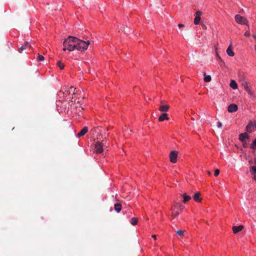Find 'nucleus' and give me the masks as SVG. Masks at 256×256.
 Here are the masks:
<instances>
[{"instance_id": "obj_1", "label": "nucleus", "mask_w": 256, "mask_h": 256, "mask_svg": "<svg viewBox=\"0 0 256 256\" xmlns=\"http://www.w3.org/2000/svg\"><path fill=\"white\" fill-rule=\"evenodd\" d=\"M77 38L69 36L64 40L63 42V50H68L69 52H72L76 50Z\"/></svg>"}, {"instance_id": "obj_2", "label": "nucleus", "mask_w": 256, "mask_h": 256, "mask_svg": "<svg viewBox=\"0 0 256 256\" xmlns=\"http://www.w3.org/2000/svg\"><path fill=\"white\" fill-rule=\"evenodd\" d=\"M184 207L183 205L181 204L175 202L171 208L172 218L174 219L176 216H178L181 212Z\"/></svg>"}, {"instance_id": "obj_3", "label": "nucleus", "mask_w": 256, "mask_h": 256, "mask_svg": "<svg viewBox=\"0 0 256 256\" xmlns=\"http://www.w3.org/2000/svg\"><path fill=\"white\" fill-rule=\"evenodd\" d=\"M90 44L89 40H84L77 38L76 50L81 52L84 51L88 49Z\"/></svg>"}, {"instance_id": "obj_4", "label": "nucleus", "mask_w": 256, "mask_h": 256, "mask_svg": "<svg viewBox=\"0 0 256 256\" xmlns=\"http://www.w3.org/2000/svg\"><path fill=\"white\" fill-rule=\"evenodd\" d=\"M202 14V12L201 11L197 10L194 14L195 17L194 18V23L195 24H200L204 30H206L207 28L206 25L203 22H200L201 16Z\"/></svg>"}, {"instance_id": "obj_5", "label": "nucleus", "mask_w": 256, "mask_h": 256, "mask_svg": "<svg viewBox=\"0 0 256 256\" xmlns=\"http://www.w3.org/2000/svg\"><path fill=\"white\" fill-rule=\"evenodd\" d=\"M236 22L240 24H246L248 26L247 19L240 14H236L234 16Z\"/></svg>"}, {"instance_id": "obj_6", "label": "nucleus", "mask_w": 256, "mask_h": 256, "mask_svg": "<svg viewBox=\"0 0 256 256\" xmlns=\"http://www.w3.org/2000/svg\"><path fill=\"white\" fill-rule=\"evenodd\" d=\"M246 128V131L249 133L255 131L256 130V122H250Z\"/></svg>"}, {"instance_id": "obj_7", "label": "nucleus", "mask_w": 256, "mask_h": 256, "mask_svg": "<svg viewBox=\"0 0 256 256\" xmlns=\"http://www.w3.org/2000/svg\"><path fill=\"white\" fill-rule=\"evenodd\" d=\"M104 144L102 142H97L95 144L96 152L98 154H100L103 151Z\"/></svg>"}, {"instance_id": "obj_8", "label": "nucleus", "mask_w": 256, "mask_h": 256, "mask_svg": "<svg viewBox=\"0 0 256 256\" xmlns=\"http://www.w3.org/2000/svg\"><path fill=\"white\" fill-rule=\"evenodd\" d=\"M178 152L176 151H172L170 154V161L172 163H175L177 161Z\"/></svg>"}, {"instance_id": "obj_9", "label": "nucleus", "mask_w": 256, "mask_h": 256, "mask_svg": "<svg viewBox=\"0 0 256 256\" xmlns=\"http://www.w3.org/2000/svg\"><path fill=\"white\" fill-rule=\"evenodd\" d=\"M193 200L198 203L202 202V198L201 196V193L200 192H196L193 196Z\"/></svg>"}, {"instance_id": "obj_10", "label": "nucleus", "mask_w": 256, "mask_h": 256, "mask_svg": "<svg viewBox=\"0 0 256 256\" xmlns=\"http://www.w3.org/2000/svg\"><path fill=\"white\" fill-rule=\"evenodd\" d=\"M161 104L160 106L159 110L162 112H166L168 110L170 106L168 104H164L163 101L160 102Z\"/></svg>"}, {"instance_id": "obj_11", "label": "nucleus", "mask_w": 256, "mask_h": 256, "mask_svg": "<svg viewBox=\"0 0 256 256\" xmlns=\"http://www.w3.org/2000/svg\"><path fill=\"white\" fill-rule=\"evenodd\" d=\"M238 107L236 104H230L228 108V110L229 112H234L238 110Z\"/></svg>"}, {"instance_id": "obj_12", "label": "nucleus", "mask_w": 256, "mask_h": 256, "mask_svg": "<svg viewBox=\"0 0 256 256\" xmlns=\"http://www.w3.org/2000/svg\"><path fill=\"white\" fill-rule=\"evenodd\" d=\"M30 46L28 44V42H26L24 43V44L20 48H18V52L20 53H22L24 50H26L28 48H30Z\"/></svg>"}, {"instance_id": "obj_13", "label": "nucleus", "mask_w": 256, "mask_h": 256, "mask_svg": "<svg viewBox=\"0 0 256 256\" xmlns=\"http://www.w3.org/2000/svg\"><path fill=\"white\" fill-rule=\"evenodd\" d=\"M244 227L242 225H240L239 226H232V230L233 232L236 234L238 232L242 231L244 229Z\"/></svg>"}, {"instance_id": "obj_14", "label": "nucleus", "mask_w": 256, "mask_h": 256, "mask_svg": "<svg viewBox=\"0 0 256 256\" xmlns=\"http://www.w3.org/2000/svg\"><path fill=\"white\" fill-rule=\"evenodd\" d=\"M241 84L246 91L252 88L250 82L247 80H242Z\"/></svg>"}, {"instance_id": "obj_15", "label": "nucleus", "mask_w": 256, "mask_h": 256, "mask_svg": "<svg viewBox=\"0 0 256 256\" xmlns=\"http://www.w3.org/2000/svg\"><path fill=\"white\" fill-rule=\"evenodd\" d=\"M232 42H230V46H228V48L226 50V53H227L228 55L230 56H233L234 55V53L232 51Z\"/></svg>"}, {"instance_id": "obj_16", "label": "nucleus", "mask_w": 256, "mask_h": 256, "mask_svg": "<svg viewBox=\"0 0 256 256\" xmlns=\"http://www.w3.org/2000/svg\"><path fill=\"white\" fill-rule=\"evenodd\" d=\"M88 132V128L86 126H84L82 128V129L80 130V132L78 134L77 136L80 137L84 136L87 132Z\"/></svg>"}, {"instance_id": "obj_17", "label": "nucleus", "mask_w": 256, "mask_h": 256, "mask_svg": "<svg viewBox=\"0 0 256 256\" xmlns=\"http://www.w3.org/2000/svg\"><path fill=\"white\" fill-rule=\"evenodd\" d=\"M248 138V136L246 132H244L239 135V140L242 142H244L246 139Z\"/></svg>"}, {"instance_id": "obj_18", "label": "nucleus", "mask_w": 256, "mask_h": 256, "mask_svg": "<svg viewBox=\"0 0 256 256\" xmlns=\"http://www.w3.org/2000/svg\"><path fill=\"white\" fill-rule=\"evenodd\" d=\"M168 120L169 118L168 116V114L166 113H164L161 116H160L158 118V120L160 122H162L164 120Z\"/></svg>"}, {"instance_id": "obj_19", "label": "nucleus", "mask_w": 256, "mask_h": 256, "mask_svg": "<svg viewBox=\"0 0 256 256\" xmlns=\"http://www.w3.org/2000/svg\"><path fill=\"white\" fill-rule=\"evenodd\" d=\"M230 86L234 90L238 88V84L234 80H231L230 84Z\"/></svg>"}, {"instance_id": "obj_20", "label": "nucleus", "mask_w": 256, "mask_h": 256, "mask_svg": "<svg viewBox=\"0 0 256 256\" xmlns=\"http://www.w3.org/2000/svg\"><path fill=\"white\" fill-rule=\"evenodd\" d=\"M248 94L250 95V97L255 98L256 96L254 91H253L252 89V88L246 90Z\"/></svg>"}, {"instance_id": "obj_21", "label": "nucleus", "mask_w": 256, "mask_h": 256, "mask_svg": "<svg viewBox=\"0 0 256 256\" xmlns=\"http://www.w3.org/2000/svg\"><path fill=\"white\" fill-rule=\"evenodd\" d=\"M182 196L184 198L183 202L184 203L186 202H187L189 201L191 199V197L189 196H187L186 194H184L182 195Z\"/></svg>"}, {"instance_id": "obj_22", "label": "nucleus", "mask_w": 256, "mask_h": 256, "mask_svg": "<svg viewBox=\"0 0 256 256\" xmlns=\"http://www.w3.org/2000/svg\"><path fill=\"white\" fill-rule=\"evenodd\" d=\"M114 210L118 212H119L122 209V206L120 204H114Z\"/></svg>"}, {"instance_id": "obj_23", "label": "nucleus", "mask_w": 256, "mask_h": 256, "mask_svg": "<svg viewBox=\"0 0 256 256\" xmlns=\"http://www.w3.org/2000/svg\"><path fill=\"white\" fill-rule=\"evenodd\" d=\"M211 76L210 75L204 74V81L206 82H210L211 80Z\"/></svg>"}, {"instance_id": "obj_24", "label": "nucleus", "mask_w": 256, "mask_h": 256, "mask_svg": "<svg viewBox=\"0 0 256 256\" xmlns=\"http://www.w3.org/2000/svg\"><path fill=\"white\" fill-rule=\"evenodd\" d=\"M250 148L252 150L256 149V138L254 140V141L251 144Z\"/></svg>"}, {"instance_id": "obj_25", "label": "nucleus", "mask_w": 256, "mask_h": 256, "mask_svg": "<svg viewBox=\"0 0 256 256\" xmlns=\"http://www.w3.org/2000/svg\"><path fill=\"white\" fill-rule=\"evenodd\" d=\"M137 218H132L130 223L132 225L134 226L137 224Z\"/></svg>"}, {"instance_id": "obj_26", "label": "nucleus", "mask_w": 256, "mask_h": 256, "mask_svg": "<svg viewBox=\"0 0 256 256\" xmlns=\"http://www.w3.org/2000/svg\"><path fill=\"white\" fill-rule=\"evenodd\" d=\"M37 59L39 61H43L44 60V58L43 56L38 54V55Z\"/></svg>"}, {"instance_id": "obj_27", "label": "nucleus", "mask_w": 256, "mask_h": 256, "mask_svg": "<svg viewBox=\"0 0 256 256\" xmlns=\"http://www.w3.org/2000/svg\"><path fill=\"white\" fill-rule=\"evenodd\" d=\"M57 64L60 70H62L64 68V65L62 64L60 61L58 62Z\"/></svg>"}, {"instance_id": "obj_28", "label": "nucleus", "mask_w": 256, "mask_h": 256, "mask_svg": "<svg viewBox=\"0 0 256 256\" xmlns=\"http://www.w3.org/2000/svg\"><path fill=\"white\" fill-rule=\"evenodd\" d=\"M184 231L182 230H178L176 232V233L178 235L181 236L184 234Z\"/></svg>"}, {"instance_id": "obj_29", "label": "nucleus", "mask_w": 256, "mask_h": 256, "mask_svg": "<svg viewBox=\"0 0 256 256\" xmlns=\"http://www.w3.org/2000/svg\"><path fill=\"white\" fill-rule=\"evenodd\" d=\"M250 171H252L254 173H256V166H253L251 167Z\"/></svg>"}, {"instance_id": "obj_30", "label": "nucleus", "mask_w": 256, "mask_h": 256, "mask_svg": "<svg viewBox=\"0 0 256 256\" xmlns=\"http://www.w3.org/2000/svg\"><path fill=\"white\" fill-rule=\"evenodd\" d=\"M214 175L215 176H218L219 174H220V170L217 169V170H216L215 171H214Z\"/></svg>"}, {"instance_id": "obj_31", "label": "nucleus", "mask_w": 256, "mask_h": 256, "mask_svg": "<svg viewBox=\"0 0 256 256\" xmlns=\"http://www.w3.org/2000/svg\"><path fill=\"white\" fill-rule=\"evenodd\" d=\"M244 35L246 36H250V32L249 30H247L245 32V33L244 34Z\"/></svg>"}, {"instance_id": "obj_32", "label": "nucleus", "mask_w": 256, "mask_h": 256, "mask_svg": "<svg viewBox=\"0 0 256 256\" xmlns=\"http://www.w3.org/2000/svg\"><path fill=\"white\" fill-rule=\"evenodd\" d=\"M217 126L219 128H221L222 126V124L221 122H218L217 123Z\"/></svg>"}, {"instance_id": "obj_33", "label": "nucleus", "mask_w": 256, "mask_h": 256, "mask_svg": "<svg viewBox=\"0 0 256 256\" xmlns=\"http://www.w3.org/2000/svg\"><path fill=\"white\" fill-rule=\"evenodd\" d=\"M184 24H178V28H182V27H184Z\"/></svg>"}, {"instance_id": "obj_34", "label": "nucleus", "mask_w": 256, "mask_h": 256, "mask_svg": "<svg viewBox=\"0 0 256 256\" xmlns=\"http://www.w3.org/2000/svg\"><path fill=\"white\" fill-rule=\"evenodd\" d=\"M124 32L125 34H128V32H130V31L128 30H124Z\"/></svg>"}, {"instance_id": "obj_35", "label": "nucleus", "mask_w": 256, "mask_h": 256, "mask_svg": "<svg viewBox=\"0 0 256 256\" xmlns=\"http://www.w3.org/2000/svg\"><path fill=\"white\" fill-rule=\"evenodd\" d=\"M152 237L154 240H156V235L154 234V235H152Z\"/></svg>"}, {"instance_id": "obj_36", "label": "nucleus", "mask_w": 256, "mask_h": 256, "mask_svg": "<svg viewBox=\"0 0 256 256\" xmlns=\"http://www.w3.org/2000/svg\"><path fill=\"white\" fill-rule=\"evenodd\" d=\"M253 38L256 40V34H254Z\"/></svg>"}, {"instance_id": "obj_37", "label": "nucleus", "mask_w": 256, "mask_h": 256, "mask_svg": "<svg viewBox=\"0 0 256 256\" xmlns=\"http://www.w3.org/2000/svg\"><path fill=\"white\" fill-rule=\"evenodd\" d=\"M73 89V87L72 86H71L70 88V90H72Z\"/></svg>"}, {"instance_id": "obj_38", "label": "nucleus", "mask_w": 256, "mask_h": 256, "mask_svg": "<svg viewBox=\"0 0 256 256\" xmlns=\"http://www.w3.org/2000/svg\"><path fill=\"white\" fill-rule=\"evenodd\" d=\"M110 128V127H108V128H107V130H108Z\"/></svg>"}, {"instance_id": "obj_39", "label": "nucleus", "mask_w": 256, "mask_h": 256, "mask_svg": "<svg viewBox=\"0 0 256 256\" xmlns=\"http://www.w3.org/2000/svg\"><path fill=\"white\" fill-rule=\"evenodd\" d=\"M208 174L209 175H210V174H211V173H210V172H208Z\"/></svg>"}, {"instance_id": "obj_40", "label": "nucleus", "mask_w": 256, "mask_h": 256, "mask_svg": "<svg viewBox=\"0 0 256 256\" xmlns=\"http://www.w3.org/2000/svg\"><path fill=\"white\" fill-rule=\"evenodd\" d=\"M255 50L256 51V46H254Z\"/></svg>"}]
</instances>
